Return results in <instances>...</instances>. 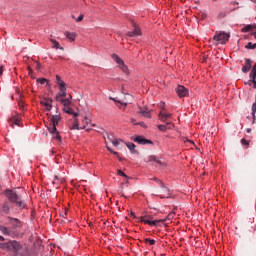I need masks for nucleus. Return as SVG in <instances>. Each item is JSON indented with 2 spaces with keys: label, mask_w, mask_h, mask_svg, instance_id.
Instances as JSON below:
<instances>
[{
  "label": "nucleus",
  "mask_w": 256,
  "mask_h": 256,
  "mask_svg": "<svg viewBox=\"0 0 256 256\" xmlns=\"http://www.w3.org/2000/svg\"><path fill=\"white\" fill-rule=\"evenodd\" d=\"M176 93L178 95V97H187V95H189V90H187V88H185V86H181L179 85L176 88Z\"/></svg>",
  "instance_id": "obj_12"
},
{
  "label": "nucleus",
  "mask_w": 256,
  "mask_h": 256,
  "mask_svg": "<svg viewBox=\"0 0 256 256\" xmlns=\"http://www.w3.org/2000/svg\"><path fill=\"white\" fill-rule=\"evenodd\" d=\"M50 121L52 123V127H50L51 128V132L56 131V128L59 125V121H61V115H59V114L52 115L50 117Z\"/></svg>",
  "instance_id": "obj_9"
},
{
  "label": "nucleus",
  "mask_w": 256,
  "mask_h": 256,
  "mask_svg": "<svg viewBox=\"0 0 256 256\" xmlns=\"http://www.w3.org/2000/svg\"><path fill=\"white\" fill-rule=\"evenodd\" d=\"M255 113H256V102L253 103V105H252V116H253V119H255Z\"/></svg>",
  "instance_id": "obj_36"
},
{
  "label": "nucleus",
  "mask_w": 256,
  "mask_h": 256,
  "mask_svg": "<svg viewBox=\"0 0 256 256\" xmlns=\"http://www.w3.org/2000/svg\"><path fill=\"white\" fill-rule=\"evenodd\" d=\"M51 43L54 44L53 47H55L56 49H59V42H57L56 40L50 39Z\"/></svg>",
  "instance_id": "obj_37"
},
{
  "label": "nucleus",
  "mask_w": 256,
  "mask_h": 256,
  "mask_svg": "<svg viewBox=\"0 0 256 256\" xmlns=\"http://www.w3.org/2000/svg\"><path fill=\"white\" fill-rule=\"evenodd\" d=\"M8 221L10 225H12V227H17V228L21 227V221L17 218L8 217Z\"/></svg>",
  "instance_id": "obj_17"
},
{
  "label": "nucleus",
  "mask_w": 256,
  "mask_h": 256,
  "mask_svg": "<svg viewBox=\"0 0 256 256\" xmlns=\"http://www.w3.org/2000/svg\"><path fill=\"white\" fill-rule=\"evenodd\" d=\"M246 132H247V133H251V128H248V129L246 130Z\"/></svg>",
  "instance_id": "obj_53"
},
{
  "label": "nucleus",
  "mask_w": 256,
  "mask_h": 256,
  "mask_svg": "<svg viewBox=\"0 0 256 256\" xmlns=\"http://www.w3.org/2000/svg\"><path fill=\"white\" fill-rule=\"evenodd\" d=\"M245 49H250V50L256 49V43L252 44L251 42H249V43L245 46Z\"/></svg>",
  "instance_id": "obj_31"
},
{
  "label": "nucleus",
  "mask_w": 256,
  "mask_h": 256,
  "mask_svg": "<svg viewBox=\"0 0 256 256\" xmlns=\"http://www.w3.org/2000/svg\"><path fill=\"white\" fill-rule=\"evenodd\" d=\"M250 79H256V74H255V66L252 67L251 73H250Z\"/></svg>",
  "instance_id": "obj_33"
},
{
  "label": "nucleus",
  "mask_w": 256,
  "mask_h": 256,
  "mask_svg": "<svg viewBox=\"0 0 256 256\" xmlns=\"http://www.w3.org/2000/svg\"><path fill=\"white\" fill-rule=\"evenodd\" d=\"M112 145H114V147H119V140L117 139L112 140Z\"/></svg>",
  "instance_id": "obj_40"
},
{
  "label": "nucleus",
  "mask_w": 256,
  "mask_h": 256,
  "mask_svg": "<svg viewBox=\"0 0 256 256\" xmlns=\"http://www.w3.org/2000/svg\"><path fill=\"white\" fill-rule=\"evenodd\" d=\"M5 197H7L10 203H14L16 207L25 209V200L21 199V196L15 192V190L7 189L4 191Z\"/></svg>",
  "instance_id": "obj_1"
},
{
  "label": "nucleus",
  "mask_w": 256,
  "mask_h": 256,
  "mask_svg": "<svg viewBox=\"0 0 256 256\" xmlns=\"http://www.w3.org/2000/svg\"><path fill=\"white\" fill-rule=\"evenodd\" d=\"M0 247H3L5 249V244L0 243Z\"/></svg>",
  "instance_id": "obj_55"
},
{
  "label": "nucleus",
  "mask_w": 256,
  "mask_h": 256,
  "mask_svg": "<svg viewBox=\"0 0 256 256\" xmlns=\"http://www.w3.org/2000/svg\"><path fill=\"white\" fill-rule=\"evenodd\" d=\"M246 85H249L250 87L253 86V79L250 78V80L246 83Z\"/></svg>",
  "instance_id": "obj_45"
},
{
  "label": "nucleus",
  "mask_w": 256,
  "mask_h": 256,
  "mask_svg": "<svg viewBox=\"0 0 256 256\" xmlns=\"http://www.w3.org/2000/svg\"><path fill=\"white\" fill-rule=\"evenodd\" d=\"M90 122H91V120H89V118L85 117L83 120V126L79 128V124L76 123V125H74V129H85L87 127L86 125Z\"/></svg>",
  "instance_id": "obj_25"
},
{
  "label": "nucleus",
  "mask_w": 256,
  "mask_h": 256,
  "mask_svg": "<svg viewBox=\"0 0 256 256\" xmlns=\"http://www.w3.org/2000/svg\"><path fill=\"white\" fill-rule=\"evenodd\" d=\"M139 223H144V225H150V227H159L160 223H165L167 219L153 220V215L144 214L141 217H138Z\"/></svg>",
  "instance_id": "obj_2"
},
{
  "label": "nucleus",
  "mask_w": 256,
  "mask_h": 256,
  "mask_svg": "<svg viewBox=\"0 0 256 256\" xmlns=\"http://www.w3.org/2000/svg\"><path fill=\"white\" fill-rule=\"evenodd\" d=\"M146 162L147 163H157V165H160L161 167L165 166V163H163L161 160H159V158H157L156 156H148L146 158Z\"/></svg>",
  "instance_id": "obj_13"
},
{
  "label": "nucleus",
  "mask_w": 256,
  "mask_h": 256,
  "mask_svg": "<svg viewBox=\"0 0 256 256\" xmlns=\"http://www.w3.org/2000/svg\"><path fill=\"white\" fill-rule=\"evenodd\" d=\"M64 113H67L68 115H73L74 117H78L79 114L75 111H73V108L69 107V106H65L63 108Z\"/></svg>",
  "instance_id": "obj_22"
},
{
  "label": "nucleus",
  "mask_w": 256,
  "mask_h": 256,
  "mask_svg": "<svg viewBox=\"0 0 256 256\" xmlns=\"http://www.w3.org/2000/svg\"><path fill=\"white\" fill-rule=\"evenodd\" d=\"M254 120H253V123H256V118H253Z\"/></svg>",
  "instance_id": "obj_60"
},
{
  "label": "nucleus",
  "mask_w": 256,
  "mask_h": 256,
  "mask_svg": "<svg viewBox=\"0 0 256 256\" xmlns=\"http://www.w3.org/2000/svg\"><path fill=\"white\" fill-rule=\"evenodd\" d=\"M5 66H0V77L1 75H3V69H4Z\"/></svg>",
  "instance_id": "obj_48"
},
{
  "label": "nucleus",
  "mask_w": 256,
  "mask_h": 256,
  "mask_svg": "<svg viewBox=\"0 0 256 256\" xmlns=\"http://www.w3.org/2000/svg\"><path fill=\"white\" fill-rule=\"evenodd\" d=\"M251 29H253V25H247L242 28V33H249V31H251Z\"/></svg>",
  "instance_id": "obj_30"
},
{
  "label": "nucleus",
  "mask_w": 256,
  "mask_h": 256,
  "mask_svg": "<svg viewBox=\"0 0 256 256\" xmlns=\"http://www.w3.org/2000/svg\"><path fill=\"white\" fill-rule=\"evenodd\" d=\"M114 140H115V138L113 137V135H108V141L113 143Z\"/></svg>",
  "instance_id": "obj_44"
},
{
  "label": "nucleus",
  "mask_w": 256,
  "mask_h": 256,
  "mask_svg": "<svg viewBox=\"0 0 256 256\" xmlns=\"http://www.w3.org/2000/svg\"><path fill=\"white\" fill-rule=\"evenodd\" d=\"M38 82H40V85H45L47 83V79L40 78V79H38Z\"/></svg>",
  "instance_id": "obj_38"
},
{
  "label": "nucleus",
  "mask_w": 256,
  "mask_h": 256,
  "mask_svg": "<svg viewBox=\"0 0 256 256\" xmlns=\"http://www.w3.org/2000/svg\"><path fill=\"white\" fill-rule=\"evenodd\" d=\"M135 143H138V145H153V142L151 140L146 139L143 136H135L132 138Z\"/></svg>",
  "instance_id": "obj_10"
},
{
  "label": "nucleus",
  "mask_w": 256,
  "mask_h": 256,
  "mask_svg": "<svg viewBox=\"0 0 256 256\" xmlns=\"http://www.w3.org/2000/svg\"><path fill=\"white\" fill-rule=\"evenodd\" d=\"M138 125H140V127H147V126L144 124V122H140V123H138Z\"/></svg>",
  "instance_id": "obj_50"
},
{
  "label": "nucleus",
  "mask_w": 256,
  "mask_h": 256,
  "mask_svg": "<svg viewBox=\"0 0 256 256\" xmlns=\"http://www.w3.org/2000/svg\"><path fill=\"white\" fill-rule=\"evenodd\" d=\"M8 122H9L10 127H12L13 129H15V125L17 127H21L22 126V124H21V116H19V115L12 116L8 120Z\"/></svg>",
  "instance_id": "obj_7"
},
{
  "label": "nucleus",
  "mask_w": 256,
  "mask_h": 256,
  "mask_svg": "<svg viewBox=\"0 0 256 256\" xmlns=\"http://www.w3.org/2000/svg\"><path fill=\"white\" fill-rule=\"evenodd\" d=\"M251 59H245V65L242 67V73H249L251 71Z\"/></svg>",
  "instance_id": "obj_15"
},
{
  "label": "nucleus",
  "mask_w": 256,
  "mask_h": 256,
  "mask_svg": "<svg viewBox=\"0 0 256 256\" xmlns=\"http://www.w3.org/2000/svg\"><path fill=\"white\" fill-rule=\"evenodd\" d=\"M126 147L131 151V153H137V150H135V145L131 142L126 143Z\"/></svg>",
  "instance_id": "obj_29"
},
{
  "label": "nucleus",
  "mask_w": 256,
  "mask_h": 256,
  "mask_svg": "<svg viewBox=\"0 0 256 256\" xmlns=\"http://www.w3.org/2000/svg\"><path fill=\"white\" fill-rule=\"evenodd\" d=\"M113 101H114L115 103H119L120 105H124V107H127V103H126V102L123 103V102L117 101V99H113Z\"/></svg>",
  "instance_id": "obj_41"
},
{
  "label": "nucleus",
  "mask_w": 256,
  "mask_h": 256,
  "mask_svg": "<svg viewBox=\"0 0 256 256\" xmlns=\"http://www.w3.org/2000/svg\"><path fill=\"white\" fill-rule=\"evenodd\" d=\"M83 17H84L83 14H81V15L76 19L77 23L83 21Z\"/></svg>",
  "instance_id": "obj_43"
},
{
  "label": "nucleus",
  "mask_w": 256,
  "mask_h": 256,
  "mask_svg": "<svg viewBox=\"0 0 256 256\" xmlns=\"http://www.w3.org/2000/svg\"><path fill=\"white\" fill-rule=\"evenodd\" d=\"M134 30L127 32L128 37H139L141 35V29L139 26L135 24V22L132 23Z\"/></svg>",
  "instance_id": "obj_11"
},
{
  "label": "nucleus",
  "mask_w": 256,
  "mask_h": 256,
  "mask_svg": "<svg viewBox=\"0 0 256 256\" xmlns=\"http://www.w3.org/2000/svg\"><path fill=\"white\" fill-rule=\"evenodd\" d=\"M173 127H175V126L173 125V122H166L165 125H158V129H159L160 131H167V130H169V129H172Z\"/></svg>",
  "instance_id": "obj_19"
},
{
  "label": "nucleus",
  "mask_w": 256,
  "mask_h": 256,
  "mask_svg": "<svg viewBox=\"0 0 256 256\" xmlns=\"http://www.w3.org/2000/svg\"><path fill=\"white\" fill-rule=\"evenodd\" d=\"M117 175H119L120 177H125V179H129V176H127V174H125L121 170H117Z\"/></svg>",
  "instance_id": "obj_32"
},
{
  "label": "nucleus",
  "mask_w": 256,
  "mask_h": 256,
  "mask_svg": "<svg viewBox=\"0 0 256 256\" xmlns=\"http://www.w3.org/2000/svg\"><path fill=\"white\" fill-rule=\"evenodd\" d=\"M18 105H19V107H20L21 109H23V107H24V105H25V102H23L22 99H19V100H18Z\"/></svg>",
  "instance_id": "obj_39"
},
{
  "label": "nucleus",
  "mask_w": 256,
  "mask_h": 256,
  "mask_svg": "<svg viewBox=\"0 0 256 256\" xmlns=\"http://www.w3.org/2000/svg\"><path fill=\"white\" fill-rule=\"evenodd\" d=\"M144 243H149V245H155V240L150 238H145Z\"/></svg>",
  "instance_id": "obj_34"
},
{
  "label": "nucleus",
  "mask_w": 256,
  "mask_h": 256,
  "mask_svg": "<svg viewBox=\"0 0 256 256\" xmlns=\"http://www.w3.org/2000/svg\"><path fill=\"white\" fill-rule=\"evenodd\" d=\"M14 256H29V255L27 254V251L23 250L22 252L18 251L16 254H14Z\"/></svg>",
  "instance_id": "obj_35"
},
{
  "label": "nucleus",
  "mask_w": 256,
  "mask_h": 256,
  "mask_svg": "<svg viewBox=\"0 0 256 256\" xmlns=\"http://www.w3.org/2000/svg\"><path fill=\"white\" fill-rule=\"evenodd\" d=\"M64 215H67V211L64 213Z\"/></svg>",
  "instance_id": "obj_63"
},
{
  "label": "nucleus",
  "mask_w": 256,
  "mask_h": 256,
  "mask_svg": "<svg viewBox=\"0 0 256 256\" xmlns=\"http://www.w3.org/2000/svg\"><path fill=\"white\" fill-rule=\"evenodd\" d=\"M229 12H227V10H222L218 13L217 18L218 19H225V17H227Z\"/></svg>",
  "instance_id": "obj_28"
},
{
  "label": "nucleus",
  "mask_w": 256,
  "mask_h": 256,
  "mask_svg": "<svg viewBox=\"0 0 256 256\" xmlns=\"http://www.w3.org/2000/svg\"><path fill=\"white\" fill-rule=\"evenodd\" d=\"M71 99H73V96H71V94H68L66 98H60L58 102L64 105V107H69L71 105Z\"/></svg>",
  "instance_id": "obj_14"
},
{
  "label": "nucleus",
  "mask_w": 256,
  "mask_h": 256,
  "mask_svg": "<svg viewBox=\"0 0 256 256\" xmlns=\"http://www.w3.org/2000/svg\"><path fill=\"white\" fill-rule=\"evenodd\" d=\"M138 113L143 115V117H147L148 119H151V110H148L147 108H145V109L140 108Z\"/></svg>",
  "instance_id": "obj_23"
},
{
  "label": "nucleus",
  "mask_w": 256,
  "mask_h": 256,
  "mask_svg": "<svg viewBox=\"0 0 256 256\" xmlns=\"http://www.w3.org/2000/svg\"><path fill=\"white\" fill-rule=\"evenodd\" d=\"M167 219H171V214H169V215L167 216Z\"/></svg>",
  "instance_id": "obj_57"
},
{
  "label": "nucleus",
  "mask_w": 256,
  "mask_h": 256,
  "mask_svg": "<svg viewBox=\"0 0 256 256\" xmlns=\"http://www.w3.org/2000/svg\"><path fill=\"white\" fill-rule=\"evenodd\" d=\"M4 248L8 249V251H13L14 255H16L18 251H21V244L17 241H10L8 243H4Z\"/></svg>",
  "instance_id": "obj_5"
},
{
  "label": "nucleus",
  "mask_w": 256,
  "mask_h": 256,
  "mask_svg": "<svg viewBox=\"0 0 256 256\" xmlns=\"http://www.w3.org/2000/svg\"><path fill=\"white\" fill-rule=\"evenodd\" d=\"M55 179H59L57 176H54Z\"/></svg>",
  "instance_id": "obj_61"
},
{
  "label": "nucleus",
  "mask_w": 256,
  "mask_h": 256,
  "mask_svg": "<svg viewBox=\"0 0 256 256\" xmlns=\"http://www.w3.org/2000/svg\"><path fill=\"white\" fill-rule=\"evenodd\" d=\"M132 123H134V125H138V123H135V119H132Z\"/></svg>",
  "instance_id": "obj_54"
},
{
  "label": "nucleus",
  "mask_w": 256,
  "mask_h": 256,
  "mask_svg": "<svg viewBox=\"0 0 256 256\" xmlns=\"http://www.w3.org/2000/svg\"><path fill=\"white\" fill-rule=\"evenodd\" d=\"M112 59L117 63V65H119V68L123 73H125V75H129V67L125 65L123 59H121L117 54H112Z\"/></svg>",
  "instance_id": "obj_4"
},
{
  "label": "nucleus",
  "mask_w": 256,
  "mask_h": 256,
  "mask_svg": "<svg viewBox=\"0 0 256 256\" xmlns=\"http://www.w3.org/2000/svg\"><path fill=\"white\" fill-rule=\"evenodd\" d=\"M160 187H161V194L164 195V197H169V188L165 186L164 183H161Z\"/></svg>",
  "instance_id": "obj_24"
},
{
  "label": "nucleus",
  "mask_w": 256,
  "mask_h": 256,
  "mask_svg": "<svg viewBox=\"0 0 256 256\" xmlns=\"http://www.w3.org/2000/svg\"><path fill=\"white\" fill-rule=\"evenodd\" d=\"M69 97V94H67V88H64L62 90H59V93L56 95L55 99L56 101H59L60 99Z\"/></svg>",
  "instance_id": "obj_16"
},
{
  "label": "nucleus",
  "mask_w": 256,
  "mask_h": 256,
  "mask_svg": "<svg viewBox=\"0 0 256 256\" xmlns=\"http://www.w3.org/2000/svg\"><path fill=\"white\" fill-rule=\"evenodd\" d=\"M0 241H5V238L3 236H0Z\"/></svg>",
  "instance_id": "obj_52"
},
{
  "label": "nucleus",
  "mask_w": 256,
  "mask_h": 256,
  "mask_svg": "<svg viewBox=\"0 0 256 256\" xmlns=\"http://www.w3.org/2000/svg\"><path fill=\"white\" fill-rule=\"evenodd\" d=\"M2 213H4L5 215H9V213H11V203L9 202H4L2 205V209H1Z\"/></svg>",
  "instance_id": "obj_18"
},
{
  "label": "nucleus",
  "mask_w": 256,
  "mask_h": 256,
  "mask_svg": "<svg viewBox=\"0 0 256 256\" xmlns=\"http://www.w3.org/2000/svg\"><path fill=\"white\" fill-rule=\"evenodd\" d=\"M154 181L156 182V183H159L160 185H161V183H163L161 180H159L158 178H154Z\"/></svg>",
  "instance_id": "obj_47"
},
{
  "label": "nucleus",
  "mask_w": 256,
  "mask_h": 256,
  "mask_svg": "<svg viewBox=\"0 0 256 256\" xmlns=\"http://www.w3.org/2000/svg\"><path fill=\"white\" fill-rule=\"evenodd\" d=\"M131 216H132V217H135V213L132 212V213H131Z\"/></svg>",
  "instance_id": "obj_59"
},
{
  "label": "nucleus",
  "mask_w": 256,
  "mask_h": 256,
  "mask_svg": "<svg viewBox=\"0 0 256 256\" xmlns=\"http://www.w3.org/2000/svg\"><path fill=\"white\" fill-rule=\"evenodd\" d=\"M252 86L254 87V89H256V80L252 79Z\"/></svg>",
  "instance_id": "obj_46"
},
{
  "label": "nucleus",
  "mask_w": 256,
  "mask_h": 256,
  "mask_svg": "<svg viewBox=\"0 0 256 256\" xmlns=\"http://www.w3.org/2000/svg\"><path fill=\"white\" fill-rule=\"evenodd\" d=\"M231 5H239V2L237 1L231 2Z\"/></svg>",
  "instance_id": "obj_51"
},
{
  "label": "nucleus",
  "mask_w": 256,
  "mask_h": 256,
  "mask_svg": "<svg viewBox=\"0 0 256 256\" xmlns=\"http://www.w3.org/2000/svg\"><path fill=\"white\" fill-rule=\"evenodd\" d=\"M254 72L256 74V62H255V65H254Z\"/></svg>",
  "instance_id": "obj_56"
},
{
  "label": "nucleus",
  "mask_w": 256,
  "mask_h": 256,
  "mask_svg": "<svg viewBox=\"0 0 256 256\" xmlns=\"http://www.w3.org/2000/svg\"><path fill=\"white\" fill-rule=\"evenodd\" d=\"M232 11H235V8H234V9H232Z\"/></svg>",
  "instance_id": "obj_64"
},
{
  "label": "nucleus",
  "mask_w": 256,
  "mask_h": 256,
  "mask_svg": "<svg viewBox=\"0 0 256 256\" xmlns=\"http://www.w3.org/2000/svg\"><path fill=\"white\" fill-rule=\"evenodd\" d=\"M108 151H110V153H113L114 155H117V152H113V150H111V148L107 147Z\"/></svg>",
  "instance_id": "obj_49"
},
{
  "label": "nucleus",
  "mask_w": 256,
  "mask_h": 256,
  "mask_svg": "<svg viewBox=\"0 0 256 256\" xmlns=\"http://www.w3.org/2000/svg\"><path fill=\"white\" fill-rule=\"evenodd\" d=\"M56 83L59 85V91L63 89H67V84L63 80H61V77L59 75L56 76Z\"/></svg>",
  "instance_id": "obj_20"
},
{
  "label": "nucleus",
  "mask_w": 256,
  "mask_h": 256,
  "mask_svg": "<svg viewBox=\"0 0 256 256\" xmlns=\"http://www.w3.org/2000/svg\"><path fill=\"white\" fill-rule=\"evenodd\" d=\"M230 37H231V35H229L228 33L219 32L214 35L213 39L217 45H219V44L225 45V43H227V41H229Z\"/></svg>",
  "instance_id": "obj_3"
},
{
  "label": "nucleus",
  "mask_w": 256,
  "mask_h": 256,
  "mask_svg": "<svg viewBox=\"0 0 256 256\" xmlns=\"http://www.w3.org/2000/svg\"><path fill=\"white\" fill-rule=\"evenodd\" d=\"M65 36L67 39H69V41H75L77 34L75 33H71V32H65Z\"/></svg>",
  "instance_id": "obj_26"
},
{
  "label": "nucleus",
  "mask_w": 256,
  "mask_h": 256,
  "mask_svg": "<svg viewBox=\"0 0 256 256\" xmlns=\"http://www.w3.org/2000/svg\"><path fill=\"white\" fill-rule=\"evenodd\" d=\"M126 183H129V177H128V178H126Z\"/></svg>",
  "instance_id": "obj_58"
},
{
  "label": "nucleus",
  "mask_w": 256,
  "mask_h": 256,
  "mask_svg": "<svg viewBox=\"0 0 256 256\" xmlns=\"http://www.w3.org/2000/svg\"><path fill=\"white\" fill-rule=\"evenodd\" d=\"M0 231H1V233H3V235L11 237V231L9 230V228L2 226V227H0Z\"/></svg>",
  "instance_id": "obj_27"
},
{
  "label": "nucleus",
  "mask_w": 256,
  "mask_h": 256,
  "mask_svg": "<svg viewBox=\"0 0 256 256\" xmlns=\"http://www.w3.org/2000/svg\"><path fill=\"white\" fill-rule=\"evenodd\" d=\"M49 133H51L53 139L61 143V135H59V131H57V128L55 131L51 132V128H48Z\"/></svg>",
  "instance_id": "obj_21"
},
{
  "label": "nucleus",
  "mask_w": 256,
  "mask_h": 256,
  "mask_svg": "<svg viewBox=\"0 0 256 256\" xmlns=\"http://www.w3.org/2000/svg\"><path fill=\"white\" fill-rule=\"evenodd\" d=\"M172 117H173V115L171 113H167V112H164V111H160L159 114H158V118L163 123H171Z\"/></svg>",
  "instance_id": "obj_8"
},
{
  "label": "nucleus",
  "mask_w": 256,
  "mask_h": 256,
  "mask_svg": "<svg viewBox=\"0 0 256 256\" xmlns=\"http://www.w3.org/2000/svg\"><path fill=\"white\" fill-rule=\"evenodd\" d=\"M241 143H242V145H249V141H247V139H245V138H243L241 140Z\"/></svg>",
  "instance_id": "obj_42"
},
{
  "label": "nucleus",
  "mask_w": 256,
  "mask_h": 256,
  "mask_svg": "<svg viewBox=\"0 0 256 256\" xmlns=\"http://www.w3.org/2000/svg\"><path fill=\"white\" fill-rule=\"evenodd\" d=\"M28 69H29L30 73H31V71H33V70H31V68H28Z\"/></svg>",
  "instance_id": "obj_62"
},
{
  "label": "nucleus",
  "mask_w": 256,
  "mask_h": 256,
  "mask_svg": "<svg viewBox=\"0 0 256 256\" xmlns=\"http://www.w3.org/2000/svg\"><path fill=\"white\" fill-rule=\"evenodd\" d=\"M40 105L44 107V111H51L53 109V99L43 98L40 101Z\"/></svg>",
  "instance_id": "obj_6"
}]
</instances>
